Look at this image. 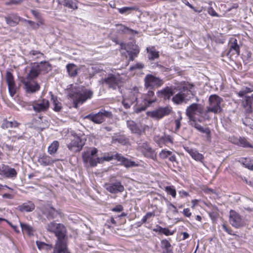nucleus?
<instances>
[{
	"mask_svg": "<svg viewBox=\"0 0 253 253\" xmlns=\"http://www.w3.org/2000/svg\"><path fill=\"white\" fill-rule=\"evenodd\" d=\"M33 109L37 112L46 110L49 107V101L45 99H42L41 102L34 103L33 105Z\"/></svg>",
	"mask_w": 253,
	"mask_h": 253,
	"instance_id": "23",
	"label": "nucleus"
},
{
	"mask_svg": "<svg viewBox=\"0 0 253 253\" xmlns=\"http://www.w3.org/2000/svg\"><path fill=\"white\" fill-rule=\"evenodd\" d=\"M64 6L72 9H77L76 3L72 0H68L64 2Z\"/></svg>",
	"mask_w": 253,
	"mask_h": 253,
	"instance_id": "43",
	"label": "nucleus"
},
{
	"mask_svg": "<svg viewBox=\"0 0 253 253\" xmlns=\"http://www.w3.org/2000/svg\"><path fill=\"white\" fill-rule=\"evenodd\" d=\"M47 229L53 233L57 238L53 253H62L63 252V225L54 222L49 223Z\"/></svg>",
	"mask_w": 253,
	"mask_h": 253,
	"instance_id": "2",
	"label": "nucleus"
},
{
	"mask_svg": "<svg viewBox=\"0 0 253 253\" xmlns=\"http://www.w3.org/2000/svg\"><path fill=\"white\" fill-rule=\"evenodd\" d=\"M248 93L253 91V84H249L248 86H246L245 87Z\"/></svg>",
	"mask_w": 253,
	"mask_h": 253,
	"instance_id": "64",
	"label": "nucleus"
},
{
	"mask_svg": "<svg viewBox=\"0 0 253 253\" xmlns=\"http://www.w3.org/2000/svg\"><path fill=\"white\" fill-rule=\"evenodd\" d=\"M246 111L250 113L253 111V94L251 96H247L245 102L243 103Z\"/></svg>",
	"mask_w": 253,
	"mask_h": 253,
	"instance_id": "28",
	"label": "nucleus"
},
{
	"mask_svg": "<svg viewBox=\"0 0 253 253\" xmlns=\"http://www.w3.org/2000/svg\"><path fill=\"white\" fill-rule=\"evenodd\" d=\"M67 70L69 75L71 77H75L77 74V66L74 64H69L66 66Z\"/></svg>",
	"mask_w": 253,
	"mask_h": 253,
	"instance_id": "37",
	"label": "nucleus"
},
{
	"mask_svg": "<svg viewBox=\"0 0 253 253\" xmlns=\"http://www.w3.org/2000/svg\"><path fill=\"white\" fill-rule=\"evenodd\" d=\"M123 210V207L122 205H119L112 209V211L116 212H120Z\"/></svg>",
	"mask_w": 253,
	"mask_h": 253,
	"instance_id": "61",
	"label": "nucleus"
},
{
	"mask_svg": "<svg viewBox=\"0 0 253 253\" xmlns=\"http://www.w3.org/2000/svg\"><path fill=\"white\" fill-rule=\"evenodd\" d=\"M11 122L8 121L6 119H4L1 126L3 129H7L11 126Z\"/></svg>",
	"mask_w": 253,
	"mask_h": 253,
	"instance_id": "49",
	"label": "nucleus"
},
{
	"mask_svg": "<svg viewBox=\"0 0 253 253\" xmlns=\"http://www.w3.org/2000/svg\"><path fill=\"white\" fill-rule=\"evenodd\" d=\"M154 92L152 89H149L147 93L143 95V105L141 107L137 108L135 109L136 113H139L142 111H144L147 107L149 106L151 104L156 101V98L154 97Z\"/></svg>",
	"mask_w": 253,
	"mask_h": 253,
	"instance_id": "11",
	"label": "nucleus"
},
{
	"mask_svg": "<svg viewBox=\"0 0 253 253\" xmlns=\"http://www.w3.org/2000/svg\"><path fill=\"white\" fill-rule=\"evenodd\" d=\"M172 152L170 151H166V150H162L161 152L160 153V157L162 159H166L169 156H170Z\"/></svg>",
	"mask_w": 253,
	"mask_h": 253,
	"instance_id": "50",
	"label": "nucleus"
},
{
	"mask_svg": "<svg viewBox=\"0 0 253 253\" xmlns=\"http://www.w3.org/2000/svg\"><path fill=\"white\" fill-rule=\"evenodd\" d=\"M37 246L38 249L41 250H46L47 251L51 250L53 247L51 245L47 244L44 242L38 241L36 242Z\"/></svg>",
	"mask_w": 253,
	"mask_h": 253,
	"instance_id": "38",
	"label": "nucleus"
},
{
	"mask_svg": "<svg viewBox=\"0 0 253 253\" xmlns=\"http://www.w3.org/2000/svg\"><path fill=\"white\" fill-rule=\"evenodd\" d=\"M35 208L34 203L31 201H28L18 206L17 210L21 212H31L33 211Z\"/></svg>",
	"mask_w": 253,
	"mask_h": 253,
	"instance_id": "25",
	"label": "nucleus"
},
{
	"mask_svg": "<svg viewBox=\"0 0 253 253\" xmlns=\"http://www.w3.org/2000/svg\"><path fill=\"white\" fill-rule=\"evenodd\" d=\"M165 191L172 197L175 198L176 197V190L173 186H166L165 187Z\"/></svg>",
	"mask_w": 253,
	"mask_h": 253,
	"instance_id": "42",
	"label": "nucleus"
},
{
	"mask_svg": "<svg viewBox=\"0 0 253 253\" xmlns=\"http://www.w3.org/2000/svg\"><path fill=\"white\" fill-rule=\"evenodd\" d=\"M59 148V142L57 141H54L47 148L48 154L52 155L55 154Z\"/></svg>",
	"mask_w": 253,
	"mask_h": 253,
	"instance_id": "35",
	"label": "nucleus"
},
{
	"mask_svg": "<svg viewBox=\"0 0 253 253\" xmlns=\"http://www.w3.org/2000/svg\"><path fill=\"white\" fill-rule=\"evenodd\" d=\"M195 95L194 85L192 84H185L181 89V92L175 95L172 97V100L176 104H180L183 101L189 100Z\"/></svg>",
	"mask_w": 253,
	"mask_h": 253,
	"instance_id": "4",
	"label": "nucleus"
},
{
	"mask_svg": "<svg viewBox=\"0 0 253 253\" xmlns=\"http://www.w3.org/2000/svg\"><path fill=\"white\" fill-rule=\"evenodd\" d=\"M157 143L160 145L163 144L172 143V138L169 135L165 134L161 137L157 141Z\"/></svg>",
	"mask_w": 253,
	"mask_h": 253,
	"instance_id": "36",
	"label": "nucleus"
},
{
	"mask_svg": "<svg viewBox=\"0 0 253 253\" xmlns=\"http://www.w3.org/2000/svg\"><path fill=\"white\" fill-rule=\"evenodd\" d=\"M31 13L34 16L37 20L42 17L40 12L37 10H32Z\"/></svg>",
	"mask_w": 253,
	"mask_h": 253,
	"instance_id": "58",
	"label": "nucleus"
},
{
	"mask_svg": "<svg viewBox=\"0 0 253 253\" xmlns=\"http://www.w3.org/2000/svg\"><path fill=\"white\" fill-rule=\"evenodd\" d=\"M123 163L124 165L126 168L133 167L135 165V162L129 161L128 160L126 159V158L124 160Z\"/></svg>",
	"mask_w": 253,
	"mask_h": 253,
	"instance_id": "52",
	"label": "nucleus"
},
{
	"mask_svg": "<svg viewBox=\"0 0 253 253\" xmlns=\"http://www.w3.org/2000/svg\"><path fill=\"white\" fill-rule=\"evenodd\" d=\"M118 26L120 27V30H121L123 32L126 33L130 32L131 34H137L138 32L136 31L130 29L122 24L119 25Z\"/></svg>",
	"mask_w": 253,
	"mask_h": 253,
	"instance_id": "41",
	"label": "nucleus"
},
{
	"mask_svg": "<svg viewBox=\"0 0 253 253\" xmlns=\"http://www.w3.org/2000/svg\"><path fill=\"white\" fill-rule=\"evenodd\" d=\"M7 24L11 27H14L18 24L21 20V18L16 13H11L4 17Z\"/></svg>",
	"mask_w": 253,
	"mask_h": 253,
	"instance_id": "21",
	"label": "nucleus"
},
{
	"mask_svg": "<svg viewBox=\"0 0 253 253\" xmlns=\"http://www.w3.org/2000/svg\"><path fill=\"white\" fill-rule=\"evenodd\" d=\"M243 164L245 167L248 168L249 169L253 170V161H251L249 159H245L244 161H243Z\"/></svg>",
	"mask_w": 253,
	"mask_h": 253,
	"instance_id": "44",
	"label": "nucleus"
},
{
	"mask_svg": "<svg viewBox=\"0 0 253 253\" xmlns=\"http://www.w3.org/2000/svg\"><path fill=\"white\" fill-rule=\"evenodd\" d=\"M126 124L127 127L132 133L141 135L142 132L145 131L146 126H144L142 128H140L133 121L128 120Z\"/></svg>",
	"mask_w": 253,
	"mask_h": 253,
	"instance_id": "22",
	"label": "nucleus"
},
{
	"mask_svg": "<svg viewBox=\"0 0 253 253\" xmlns=\"http://www.w3.org/2000/svg\"><path fill=\"white\" fill-rule=\"evenodd\" d=\"M23 84L27 92H35L39 91L41 88L40 84L37 82L33 80H24L23 81Z\"/></svg>",
	"mask_w": 253,
	"mask_h": 253,
	"instance_id": "19",
	"label": "nucleus"
},
{
	"mask_svg": "<svg viewBox=\"0 0 253 253\" xmlns=\"http://www.w3.org/2000/svg\"><path fill=\"white\" fill-rule=\"evenodd\" d=\"M204 133H205V137L208 141L211 142V130L209 128H205L204 130Z\"/></svg>",
	"mask_w": 253,
	"mask_h": 253,
	"instance_id": "56",
	"label": "nucleus"
},
{
	"mask_svg": "<svg viewBox=\"0 0 253 253\" xmlns=\"http://www.w3.org/2000/svg\"><path fill=\"white\" fill-rule=\"evenodd\" d=\"M205 111L203 106L201 104L198 103L192 104L186 110V115L191 122V125H193V124H196L197 119L196 116L200 117L198 120L200 122H202L206 119H209L208 116H205Z\"/></svg>",
	"mask_w": 253,
	"mask_h": 253,
	"instance_id": "3",
	"label": "nucleus"
},
{
	"mask_svg": "<svg viewBox=\"0 0 253 253\" xmlns=\"http://www.w3.org/2000/svg\"><path fill=\"white\" fill-rule=\"evenodd\" d=\"M0 175L6 178H13L16 177L17 172L14 168L2 164L0 166Z\"/></svg>",
	"mask_w": 253,
	"mask_h": 253,
	"instance_id": "17",
	"label": "nucleus"
},
{
	"mask_svg": "<svg viewBox=\"0 0 253 253\" xmlns=\"http://www.w3.org/2000/svg\"><path fill=\"white\" fill-rule=\"evenodd\" d=\"M42 71V66L39 64L34 65L32 66L26 79L33 80L36 78Z\"/></svg>",
	"mask_w": 253,
	"mask_h": 253,
	"instance_id": "24",
	"label": "nucleus"
},
{
	"mask_svg": "<svg viewBox=\"0 0 253 253\" xmlns=\"http://www.w3.org/2000/svg\"><path fill=\"white\" fill-rule=\"evenodd\" d=\"M102 83L107 86L108 88L113 90L119 88L122 83V78L119 74H109L107 77L101 80Z\"/></svg>",
	"mask_w": 253,
	"mask_h": 253,
	"instance_id": "7",
	"label": "nucleus"
},
{
	"mask_svg": "<svg viewBox=\"0 0 253 253\" xmlns=\"http://www.w3.org/2000/svg\"><path fill=\"white\" fill-rule=\"evenodd\" d=\"M83 158L84 162H88L92 167L96 166L98 163L102 162V158H97L94 159L93 157H90V156L89 155H83Z\"/></svg>",
	"mask_w": 253,
	"mask_h": 253,
	"instance_id": "29",
	"label": "nucleus"
},
{
	"mask_svg": "<svg viewBox=\"0 0 253 253\" xmlns=\"http://www.w3.org/2000/svg\"><path fill=\"white\" fill-rule=\"evenodd\" d=\"M23 21L28 23L34 29H37L39 27V24L36 23L33 21L26 19H24Z\"/></svg>",
	"mask_w": 253,
	"mask_h": 253,
	"instance_id": "51",
	"label": "nucleus"
},
{
	"mask_svg": "<svg viewBox=\"0 0 253 253\" xmlns=\"http://www.w3.org/2000/svg\"><path fill=\"white\" fill-rule=\"evenodd\" d=\"M231 142L241 147L245 148H253V145L245 137H240L239 138H233L232 139Z\"/></svg>",
	"mask_w": 253,
	"mask_h": 253,
	"instance_id": "26",
	"label": "nucleus"
},
{
	"mask_svg": "<svg viewBox=\"0 0 253 253\" xmlns=\"http://www.w3.org/2000/svg\"><path fill=\"white\" fill-rule=\"evenodd\" d=\"M159 231L167 236L171 235L173 234V231H171L168 228H162L160 226L159 227Z\"/></svg>",
	"mask_w": 253,
	"mask_h": 253,
	"instance_id": "45",
	"label": "nucleus"
},
{
	"mask_svg": "<svg viewBox=\"0 0 253 253\" xmlns=\"http://www.w3.org/2000/svg\"><path fill=\"white\" fill-rule=\"evenodd\" d=\"M143 67H144L143 64H142V63H137L134 66H131L130 67L129 70L132 71L136 69H142Z\"/></svg>",
	"mask_w": 253,
	"mask_h": 253,
	"instance_id": "57",
	"label": "nucleus"
},
{
	"mask_svg": "<svg viewBox=\"0 0 253 253\" xmlns=\"http://www.w3.org/2000/svg\"><path fill=\"white\" fill-rule=\"evenodd\" d=\"M230 49L229 52L233 50L235 53L238 55L240 54V46L237 43V40L236 39L232 38L229 42Z\"/></svg>",
	"mask_w": 253,
	"mask_h": 253,
	"instance_id": "33",
	"label": "nucleus"
},
{
	"mask_svg": "<svg viewBox=\"0 0 253 253\" xmlns=\"http://www.w3.org/2000/svg\"><path fill=\"white\" fill-rule=\"evenodd\" d=\"M97 149L95 148H92L90 151H87L84 153L83 155H90V157H93L97 153Z\"/></svg>",
	"mask_w": 253,
	"mask_h": 253,
	"instance_id": "54",
	"label": "nucleus"
},
{
	"mask_svg": "<svg viewBox=\"0 0 253 253\" xmlns=\"http://www.w3.org/2000/svg\"><path fill=\"white\" fill-rule=\"evenodd\" d=\"M138 150L140 151L145 157L151 159L153 160L157 159L156 153L147 142L139 143L138 145Z\"/></svg>",
	"mask_w": 253,
	"mask_h": 253,
	"instance_id": "9",
	"label": "nucleus"
},
{
	"mask_svg": "<svg viewBox=\"0 0 253 253\" xmlns=\"http://www.w3.org/2000/svg\"><path fill=\"white\" fill-rule=\"evenodd\" d=\"M6 82L8 85L9 93L13 97L16 93V86L14 76L9 71H7L6 73Z\"/></svg>",
	"mask_w": 253,
	"mask_h": 253,
	"instance_id": "15",
	"label": "nucleus"
},
{
	"mask_svg": "<svg viewBox=\"0 0 253 253\" xmlns=\"http://www.w3.org/2000/svg\"><path fill=\"white\" fill-rule=\"evenodd\" d=\"M20 225L23 232L27 233L29 236H33L34 235V230L32 226L23 222H20Z\"/></svg>",
	"mask_w": 253,
	"mask_h": 253,
	"instance_id": "32",
	"label": "nucleus"
},
{
	"mask_svg": "<svg viewBox=\"0 0 253 253\" xmlns=\"http://www.w3.org/2000/svg\"><path fill=\"white\" fill-rule=\"evenodd\" d=\"M122 103L126 109L130 108V107L133 104L132 103V100H129L127 98H126L125 97H124Z\"/></svg>",
	"mask_w": 253,
	"mask_h": 253,
	"instance_id": "46",
	"label": "nucleus"
},
{
	"mask_svg": "<svg viewBox=\"0 0 253 253\" xmlns=\"http://www.w3.org/2000/svg\"><path fill=\"white\" fill-rule=\"evenodd\" d=\"M42 213L48 219H56L62 217V212L60 210H56L49 205H47L42 208Z\"/></svg>",
	"mask_w": 253,
	"mask_h": 253,
	"instance_id": "13",
	"label": "nucleus"
},
{
	"mask_svg": "<svg viewBox=\"0 0 253 253\" xmlns=\"http://www.w3.org/2000/svg\"><path fill=\"white\" fill-rule=\"evenodd\" d=\"M112 114L111 112L102 110L96 114H89L85 117V119H88L95 124H101L105 121V118H112Z\"/></svg>",
	"mask_w": 253,
	"mask_h": 253,
	"instance_id": "8",
	"label": "nucleus"
},
{
	"mask_svg": "<svg viewBox=\"0 0 253 253\" xmlns=\"http://www.w3.org/2000/svg\"><path fill=\"white\" fill-rule=\"evenodd\" d=\"M208 13L212 16L219 17V15L214 11L213 8L210 6L208 8Z\"/></svg>",
	"mask_w": 253,
	"mask_h": 253,
	"instance_id": "55",
	"label": "nucleus"
},
{
	"mask_svg": "<svg viewBox=\"0 0 253 253\" xmlns=\"http://www.w3.org/2000/svg\"><path fill=\"white\" fill-rule=\"evenodd\" d=\"M68 96L73 99L74 107H78L79 104H83L88 99H90L93 92L84 87H76L70 85V87L66 90Z\"/></svg>",
	"mask_w": 253,
	"mask_h": 253,
	"instance_id": "1",
	"label": "nucleus"
},
{
	"mask_svg": "<svg viewBox=\"0 0 253 253\" xmlns=\"http://www.w3.org/2000/svg\"><path fill=\"white\" fill-rule=\"evenodd\" d=\"M146 50L148 54L149 59L153 60L159 57V52L156 51L154 46L148 47Z\"/></svg>",
	"mask_w": 253,
	"mask_h": 253,
	"instance_id": "31",
	"label": "nucleus"
},
{
	"mask_svg": "<svg viewBox=\"0 0 253 253\" xmlns=\"http://www.w3.org/2000/svg\"><path fill=\"white\" fill-rule=\"evenodd\" d=\"M223 99L216 94L210 96L209 98V105L207 107L205 115L208 116V113L212 112L214 114H218L222 111L221 103Z\"/></svg>",
	"mask_w": 253,
	"mask_h": 253,
	"instance_id": "6",
	"label": "nucleus"
},
{
	"mask_svg": "<svg viewBox=\"0 0 253 253\" xmlns=\"http://www.w3.org/2000/svg\"><path fill=\"white\" fill-rule=\"evenodd\" d=\"M121 48L126 51L129 55V60L133 61L139 52V48L136 45L133 44L132 42H129L127 44L123 43H120Z\"/></svg>",
	"mask_w": 253,
	"mask_h": 253,
	"instance_id": "12",
	"label": "nucleus"
},
{
	"mask_svg": "<svg viewBox=\"0 0 253 253\" xmlns=\"http://www.w3.org/2000/svg\"><path fill=\"white\" fill-rule=\"evenodd\" d=\"M162 247L165 249H168L171 247V245L169 242L167 240H163L161 241Z\"/></svg>",
	"mask_w": 253,
	"mask_h": 253,
	"instance_id": "53",
	"label": "nucleus"
},
{
	"mask_svg": "<svg viewBox=\"0 0 253 253\" xmlns=\"http://www.w3.org/2000/svg\"><path fill=\"white\" fill-rule=\"evenodd\" d=\"M182 119L181 113L180 112H178L177 114V116H175V120L174 121V123L175 124V130H178L180 126H181V121Z\"/></svg>",
	"mask_w": 253,
	"mask_h": 253,
	"instance_id": "40",
	"label": "nucleus"
},
{
	"mask_svg": "<svg viewBox=\"0 0 253 253\" xmlns=\"http://www.w3.org/2000/svg\"><path fill=\"white\" fill-rule=\"evenodd\" d=\"M136 94L137 93L135 91H130L125 97L127 98L129 100H132V103H134L137 99Z\"/></svg>",
	"mask_w": 253,
	"mask_h": 253,
	"instance_id": "39",
	"label": "nucleus"
},
{
	"mask_svg": "<svg viewBox=\"0 0 253 253\" xmlns=\"http://www.w3.org/2000/svg\"><path fill=\"white\" fill-rule=\"evenodd\" d=\"M173 94L172 88L167 86L162 90L157 92L158 96L163 98L164 99H169Z\"/></svg>",
	"mask_w": 253,
	"mask_h": 253,
	"instance_id": "27",
	"label": "nucleus"
},
{
	"mask_svg": "<svg viewBox=\"0 0 253 253\" xmlns=\"http://www.w3.org/2000/svg\"><path fill=\"white\" fill-rule=\"evenodd\" d=\"M57 161L45 153L40 154L38 159V162L43 167L51 166Z\"/></svg>",
	"mask_w": 253,
	"mask_h": 253,
	"instance_id": "20",
	"label": "nucleus"
},
{
	"mask_svg": "<svg viewBox=\"0 0 253 253\" xmlns=\"http://www.w3.org/2000/svg\"><path fill=\"white\" fill-rule=\"evenodd\" d=\"M144 82L145 88L147 89H153L155 87L160 86L163 84L162 80L151 74H148L146 76Z\"/></svg>",
	"mask_w": 253,
	"mask_h": 253,
	"instance_id": "10",
	"label": "nucleus"
},
{
	"mask_svg": "<svg viewBox=\"0 0 253 253\" xmlns=\"http://www.w3.org/2000/svg\"><path fill=\"white\" fill-rule=\"evenodd\" d=\"M171 111V108L168 106L164 108L161 107L156 110L150 112V115L152 118L160 119L165 116L169 115Z\"/></svg>",
	"mask_w": 253,
	"mask_h": 253,
	"instance_id": "18",
	"label": "nucleus"
},
{
	"mask_svg": "<svg viewBox=\"0 0 253 253\" xmlns=\"http://www.w3.org/2000/svg\"><path fill=\"white\" fill-rule=\"evenodd\" d=\"M24 0H10L9 1L7 2V5L10 4H19L23 1Z\"/></svg>",
	"mask_w": 253,
	"mask_h": 253,
	"instance_id": "59",
	"label": "nucleus"
},
{
	"mask_svg": "<svg viewBox=\"0 0 253 253\" xmlns=\"http://www.w3.org/2000/svg\"><path fill=\"white\" fill-rule=\"evenodd\" d=\"M114 159H116L119 161H121L122 162H123L124 160L125 159V158L123 157L122 156H121L118 154H117L115 155H114Z\"/></svg>",
	"mask_w": 253,
	"mask_h": 253,
	"instance_id": "62",
	"label": "nucleus"
},
{
	"mask_svg": "<svg viewBox=\"0 0 253 253\" xmlns=\"http://www.w3.org/2000/svg\"><path fill=\"white\" fill-rule=\"evenodd\" d=\"M134 9L135 8L133 7H124L122 8H118L119 12L121 14L126 13L131 10Z\"/></svg>",
	"mask_w": 253,
	"mask_h": 253,
	"instance_id": "47",
	"label": "nucleus"
},
{
	"mask_svg": "<svg viewBox=\"0 0 253 253\" xmlns=\"http://www.w3.org/2000/svg\"><path fill=\"white\" fill-rule=\"evenodd\" d=\"M104 187L108 191L113 194L121 193L125 190L124 186L121 184L120 181H116L114 183H105Z\"/></svg>",
	"mask_w": 253,
	"mask_h": 253,
	"instance_id": "16",
	"label": "nucleus"
},
{
	"mask_svg": "<svg viewBox=\"0 0 253 253\" xmlns=\"http://www.w3.org/2000/svg\"><path fill=\"white\" fill-rule=\"evenodd\" d=\"M185 149L192 158L195 159L196 161H199L203 162L204 157L202 154L199 153L197 150L194 149H189L188 148H187Z\"/></svg>",
	"mask_w": 253,
	"mask_h": 253,
	"instance_id": "30",
	"label": "nucleus"
},
{
	"mask_svg": "<svg viewBox=\"0 0 253 253\" xmlns=\"http://www.w3.org/2000/svg\"><path fill=\"white\" fill-rule=\"evenodd\" d=\"M51 101H52L54 106V110L55 111H59L62 108V104L58 101L56 96H54L51 92Z\"/></svg>",
	"mask_w": 253,
	"mask_h": 253,
	"instance_id": "34",
	"label": "nucleus"
},
{
	"mask_svg": "<svg viewBox=\"0 0 253 253\" xmlns=\"http://www.w3.org/2000/svg\"><path fill=\"white\" fill-rule=\"evenodd\" d=\"M66 139L71 140V142L67 145L69 149L74 152L80 151L85 141L84 138H81L73 132H68Z\"/></svg>",
	"mask_w": 253,
	"mask_h": 253,
	"instance_id": "5",
	"label": "nucleus"
},
{
	"mask_svg": "<svg viewBox=\"0 0 253 253\" xmlns=\"http://www.w3.org/2000/svg\"><path fill=\"white\" fill-rule=\"evenodd\" d=\"M229 217L230 223L233 226L239 228L245 225L244 221L241 216L235 211L231 210Z\"/></svg>",
	"mask_w": 253,
	"mask_h": 253,
	"instance_id": "14",
	"label": "nucleus"
},
{
	"mask_svg": "<svg viewBox=\"0 0 253 253\" xmlns=\"http://www.w3.org/2000/svg\"><path fill=\"white\" fill-rule=\"evenodd\" d=\"M91 70L92 71V74L91 75L90 73H89L90 77H91L94 76V74L100 73L102 70V69H99L97 66H94L91 67L90 69H88V72H90V70Z\"/></svg>",
	"mask_w": 253,
	"mask_h": 253,
	"instance_id": "48",
	"label": "nucleus"
},
{
	"mask_svg": "<svg viewBox=\"0 0 253 253\" xmlns=\"http://www.w3.org/2000/svg\"><path fill=\"white\" fill-rule=\"evenodd\" d=\"M183 213L184 215L187 217H190L191 215V213L190 211V210L189 209L186 208L184 209L183 211Z\"/></svg>",
	"mask_w": 253,
	"mask_h": 253,
	"instance_id": "63",
	"label": "nucleus"
},
{
	"mask_svg": "<svg viewBox=\"0 0 253 253\" xmlns=\"http://www.w3.org/2000/svg\"><path fill=\"white\" fill-rule=\"evenodd\" d=\"M126 216V214H125L124 213H122L120 215H117L115 217H111L110 219V221L112 224L116 225V220H115V218H117L121 217L122 216Z\"/></svg>",
	"mask_w": 253,
	"mask_h": 253,
	"instance_id": "60",
	"label": "nucleus"
}]
</instances>
